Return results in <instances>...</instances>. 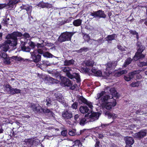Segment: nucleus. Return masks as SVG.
I'll return each instance as SVG.
<instances>
[{
    "instance_id": "obj_1",
    "label": "nucleus",
    "mask_w": 147,
    "mask_h": 147,
    "mask_svg": "<svg viewBox=\"0 0 147 147\" xmlns=\"http://www.w3.org/2000/svg\"><path fill=\"white\" fill-rule=\"evenodd\" d=\"M22 36V33L20 32L14 31L12 33L8 34L6 36V38L7 40L11 39L12 40L11 41V46L15 47L17 44V37H21Z\"/></svg>"
},
{
    "instance_id": "obj_2",
    "label": "nucleus",
    "mask_w": 147,
    "mask_h": 147,
    "mask_svg": "<svg viewBox=\"0 0 147 147\" xmlns=\"http://www.w3.org/2000/svg\"><path fill=\"white\" fill-rule=\"evenodd\" d=\"M74 34L72 32H65L61 33L58 37L57 41L62 43L66 41H71Z\"/></svg>"
},
{
    "instance_id": "obj_3",
    "label": "nucleus",
    "mask_w": 147,
    "mask_h": 147,
    "mask_svg": "<svg viewBox=\"0 0 147 147\" xmlns=\"http://www.w3.org/2000/svg\"><path fill=\"white\" fill-rule=\"evenodd\" d=\"M27 43L25 42H21L20 46H21V49L24 52H29L31 50V48L32 49L34 48L36 46V45L34 42L30 41L28 43L29 46H27L26 45Z\"/></svg>"
},
{
    "instance_id": "obj_4",
    "label": "nucleus",
    "mask_w": 147,
    "mask_h": 147,
    "mask_svg": "<svg viewBox=\"0 0 147 147\" xmlns=\"http://www.w3.org/2000/svg\"><path fill=\"white\" fill-rule=\"evenodd\" d=\"M61 83L64 85L65 86L70 87V88L72 90H74L76 88V84H75L72 86V83L71 81L65 77L61 78Z\"/></svg>"
},
{
    "instance_id": "obj_5",
    "label": "nucleus",
    "mask_w": 147,
    "mask_h": 147,
    "mask_svg": "<svg viewBox=\"0 0 147 147\" xmlns=\"http://www.w3.org/2000/svg\"><path fill=\"white\" fill-rule=\"evenodd\" d=\"M106 92L105 91H102L100 93L97 94V100L99 99L100 98V100L102 103L107 102L108 100L110 98V96L109 95H105Z\"/></svg>"
},
{
    "instance_id": "obj_6",
    "label": "nucleus",
    "mask_w": 147,
    "mask_h": 147,
    "mask_svg": "<svg viewBox=\"0 0 147 147\" xmlns=\"http://www.w3.org/2000/svg\"><path fill=\"white\" fill-rule=\"evenodd\" d=\"M90 15L93 16L94 18L98 17L99 18H105L106 16L104 11L102 10H99L97 11H93L90 13Z\"/></svg>"
},
{
    "instance_id": "obj_7",
    "label": "nucleus",
    "mask_w": 147,
    "mask_h": 147,
    "mask_svg": "<svg viewBox=\"0 0 147 147\" xmlns=\"http://www.w3.org/2000/svg\"><path fill=\"white\" fill-rule=\"evenodd\" d=\"M11 40H5L2 45L0 46V51L6 52L9 49V45L11 46Z\"/></svg>"
},
{
    "instance_id": "obj_8",
    "label": "nucleus",
    "mask_w": 147,
    "mask_h": 147,
    "mask_svg": "<svg viewBox=\"0 0 147 147\" xmlns=\"http://www.w3.org/2000/svg\"><path fill=\"white\" fill-rule=\"evenodd\" d=\"M116 104V101L115 99H113L112 102L102 103L101 106L102 108L107 110L111 109L113 107H115Z\"/></svg>"
},
{
    "instance_id": "obj_9",
    "label": "nucleus",
    "mask_w": 147,
    "mask_h": 147,
    "mask_svg": "<svg viewBox=\"0 0 147 147\" xmlns=\"http://www.w3.org/2000/svg\"><path fill=\"white\" fill-rule=\"evenodd\" d=\"M31 58L32 59L33 62L37 63L40 61L41 60V55L38 53H36L35 51H34L33 52H30Z\"/></svg>"
},
{
    "instance_id": "obj_10",
    "label": "nucleus",
    "mask_w": 147,
    "mask_h": 147,
    "mask_svg": "<svg viewBox=\"0 0 147 147\" xmlns=\"http://www.w3.org/2000/svg\"><path fill=\"white\" fill-rule=\"evenodd\" d=\"M31 109L34 111V112L36 113L42 114V108L40 106H37L36 104H33L31 105Z\"/></svg>"
},
{
    "instance_id": "obj_11",
    "label": "nucleus",
    "mask_w": 147,
    "mask_h": 147,
    "mask_svg": "<svg viewBox=\"0 0 147 147\" xmlns=\"http://www.w3.org/2000/svg\"><path fill=\"white\" fill-rule=\"evenodd\" d=\"M36 5L42 8H46L49 9L52 8L53 7V4H50L48 2H45L43 1L40 2Z\"/></svg>"
},
{
    "instance_id": "obj_12",
    "label": "nucleus",
    "mask_w": 147,
    "mask_h": 147,
    "mask_svg": "<svg viewBox=\"0 0 147 147\" xmlns=\"http://www.w3.org/2000/svg\"><path fill=\"white\" fill-rule=\"evenodd\" d=\"M44 113L49 118H55V114L52 111L47 108H45L42 109V114Z\"/></svg>"
},
{
    "instance_id": "obj_13",
    "label": "nucleus",
    "mask_w": 147,
    "mask_h": 147,
    "mask_svg": "<svg viewBox=\"0 0 147 147\" xmlns=\"http://www.w3.org/2000/svg\"><path fill=\"white\" fill-rule=\"evenodd\" d=\"M24 142L26 144L29 146L31 147L33 145H36L39 143L38 140L34 139H25Z\"/></svg>"
},
{
    "instance_id": "obj_14",
    "label": "nucleus",
    "mask_w": 147,
    "mask_h": 147,
    "mask_svg": "<svg viewBox=\"0 0 147 147\" xmlns=\"http://www.w3.org/2000/svg\"><path fill=\"white\" fill-rule=\"evenodd\" d=\"M147 132L146 130H142L136 133L134 135V137L139 139H140L146 136Z\"/></svg>"
},
{
    "instance_id": "obj_15",
    "label": "nucleus",
    "mask_w": 147,
    "mask_h": 147,
    "mask_svg": "<svg viewBox=\"0 0 147 147\" xmlns=\"http://www.w3.org/2000/svg\"><path fill=\"white\" fill-rule=\"evenodd\" d=\"M143 52L137 51L133 58L134 59L135 61H137L139 59L144 58L145 55L142 54Z\"/></svg>"
},
{
    "instance_id": "obj_16",
    "label": "nucleus",
    "mask_w": 147,
    "mask_h": 147,
    "mask_svg": "<svg viewBox=\"0 0 147 147\" xmlns=\"http://www.w3.org/2000/svg\"><path fill=\"white\" fill-rule=\"evenodd\" d=\"M6 88H9V91L11 93L13 94L20 93L21 90L20 89H18L16 88H14L11 86L9 85H7L6 86Z\"/></svg>"
},
{
    "instance_id": "obj_17",
    "label": "nucleus",
    "mask_w": 147,
    "mask_h": 147,
    "mask_svg": "<svg viewBox=\"0 0 147 147\" xmlns=\"http://www.w3.org/2000/svg\"><path fill=\"white\" fill-rule=\"evenodd\" d=\"M62 115V117L65 119H70L73 117L72 113L67 110L63 112Z\"/></svg>"
},
{
    "instance_id": "obj_18",
    "label": "nucleus",
    "mask_w": 147,
    "mask_h": 147,
    "mask_svg": "<svg viewBox=\"0 0 147 147\" xmlns=\"http://www.w3.org/2000/svg\"><path fill=\"white\" fill-rule=\"evenodd\" d=\"M79 111L82 113H88V114L85 115V117L88 116L90 113L88 112L89 109L87 106H82L80 107L79 108Z\"/></svg>"
},
{
    "instance_id": "obj_19",
    "label": "nucleus",
    "mask_w": 147,
    "mask_h": 147,
    "mask_svg": "<svg viewBox=\"0 0 147 147\" xmlns=\"http://www.w3.org/2000/svg\"><path fill=\"white\" fill-rule=\"evenodd\" d=\"M105 116L108 117L109 119L112 118L113 119H116L117 115V114L112 113H110L109 111H104Z\"/></svg>"
},
{
    "instance_id": "obj_20",
    "label": "nucleus",
    "mask_w": 147,
    "mask_h": 147,
    "mask_svg": "<svg viewBox=\"0 0 147 147\" xmlns=\"http://www.w3.org/2000/svg\"><path fill=\"white\" fill-rule=\"evenodd\" d=\"M117 37L116 34H113L111 35H108L106 38V40L109 43L110 41L115 40V38Z\"/></svg>"
},
{
    "instance_id": "obj_21",
    "label": "nucleus",
    "mask_w": 147,
    "mask_h": 147,
    "mask_svg": "<svg viewBox=\"0 0 147 147\" xmlns=\"http://www.w3.org/2000/svg\"><path fill=\"white\" fill-rule=\"evenodd\" d=\"M125 140L126 143L127 144L132 145L133 144L134 141L133 138L131 137H126L125 138Z\"/></svg>"
},
{
    "instance_id": "obj_22",
    "label": "nucleus",
    "mask_w": 147,
    "mask_h": 147,
    "mask_svg": "<svg viewBox=\"0 0 147 147\" xmlns=\"http://www.w3.org/2000/svg\"><path fill=\"white\" fill-rule=\"evenodd\" d=\"M91 71L96 76L101 77L102 76V72L100 70H97V69L93 67L91 70Z\"/></svg>"
},
{
    "instance_id": "obj_23",
    "label": "nucleus",
    "mask_w": 147,
    "mask_h": 147,
    "mask_svg": "<svg viewBox=\"0 0 147 147\" xmlns=\"http://www.w3.org/2000/svg\"><path fill=\"white\" fill-rule=\"evenodd\" d=\"M136 46L138 51H143L145 49V46L142 45L141 42L139 41H138L136 42Z\"/></svg>"
},
{
    "instance_id": "obj_24",
    "label": "nucleus",
    "mask_w": 147,
    "mask_h": 147,
    "mask_svg": "<svg viewBox=\"0 0 147 147\" xmlns=\"http://www.w3.org/2000/svg\"><path fill=\"white\" fill-rule=\"evenodd\" d=\"M100 115V113L98 112L91 113V114L89 115V117L90 118H95L97 119Z\"/></svg>"
},
{
    "instance_id": "obj_25",
    "label": "nucleus",
    "mask_w": 147,
    "mask_h": 147,
    "mask_svg": "<svg viewBox=\"0 0 147 147\" xmlns=\"http://www.w3.org/2000/svg\"><path fill=\"white\" fill-rule=\"evenodd\" d=\"M109 93L111 94L112 95V98L114 96L115 97H116V98H119V96L118 95V94L114 88H110L109 90Z\"/></svg>"
},
{
    "instance_id": "obj_26",
    "label": "nucleus",
    "mask_w": 147,
    "mask_h": 147,
    "mask_svg": "<svg viewBox=\"0 0 147 147\" xmlns=\"http://www.w3.org/2000/svg\"><path fill=\"white\" fill-rule=\"evenodd\" d=\"M8 1L9 2L7 5L9 7H13V5L20 1V0H8ZM5 5H6V4Z\"/></svg>"
},
{
    "instance_id": "obj_27",
    "label": "nucleus",
    "mask_w": 147,
    "mask_h": 147,
    "mask_svg": "<svg viewBox=\"0 0 147 147\" xmlns=\"http://www.w3.org/2000/svg\"><path fill=\"white\" fill-rule=\"evenodd\" d=\"M77 98L78 101L79 103H83L84 104H86L87 100L82 96H78Z\"/></svg>"
},
{
    "instance_id": "obj_28",
    "label": "nucleus",
    "mask_w": 147,
    "mask_h": 147,
    "mask_svg": "<svg viewBox=\"0 0 147 147\" xmlns=\"http://www.w3.org/2000/svg\"><path fill=\"white\" fill-rule=\"evenodd\" d=\"M75 61L73 59L70 60H65L64 62V65L65 66H70L73 65Z\"/></svg>"
},
{
    "instance_id": "obj_29",
    "label": "nucleus",
    "mask_w": 147,
    "mask_h": 147,
    "mask_svg": "<svg viewBox=\"0 0 147 147\" xmlns=\"http://www.w3.org/2000/svg\"><path fill=\"white\" fill-rule=\"evenodd\" d=\"M10 20L9 18H7V16H6L3 18L1 23L4 26H7L9 24V21Z\"/></svg>"
},
{
    "instance_id": "obj_30",
    "label": "nucleus",
    "mask_w": 147,
    "mask_h": 147,
    "mask_svg": "<svg viewBox=\"0 0 147 147\" xmlns=\"http://www.w3.org/2000/svg\"><path fill=\"white\" fill-rule=\"evenodd\" d=\"M82 20L80 19L75 20L74 21L73 24L75 26H78L81 25Z\"/></svg>"
},
{
    "instance_id": "obj_31",
    "label": "nucleus",
    "mask_w": 147,
    "mask_h": 147,
    "mask_svg": "<svg viewBox=\"0 0 147 147\" xmlns=\"http://www.w3.org/2000/svg\"><path fill=\"white\" fill-rule=\"evenodd\" d=\"M127 71L125 70H123L120 71L116 72L114 74V76L117 77H119L122 75L127 73Z\"/></svg>"
},
{
    "instance_id": "obj_32",
    "label": "nucleus",
    "mask_w": 147,
    "mask_h": 147,
    "mask_svg": "<svg viewBox=\"0 0 147 147\" xmlns=\"http://www.w3.org/2000/svg\"><path fill=\"white\" fill-rule=\"evenodd\" d=\"M54 96L56 99V100L58 101H61L62 99L63 96L62 94L59 93L57 92L54 94Z\"/></svg>"
},
{
    "instance_id": "obj_33",
    "label": "nucleus",
    "mask_w": 147,
    "mask_h": 147,
    "mask_svg": "<svg viewBox=\"0 0 147 147\" xmlns=\"http://www.w3.org/2000/svg\"><path fill=\"white\" fill-rule=\"evenodd\" d=\"M132 61V59L130 57L128 58L125 61L123 65V66L126 67L127 66L130 64Z\"/></svg>"
},
{
    "instance_id": "obj_34",
    "label": "nucleus",
    "mask_w": 147,
    "mask_h": 147,
    "mask_svg": "<svg viewBox=\"0 0 147 147\" xmlns=\"http://www.w3.org/2000/svg\"><path fill=\"white\" fill-rule=\"evenodd\" d=\"M89 49L86 47H83L81 48L80 49L78 50H76L74 51V52H76L78 53H82L83 52H86L89 50Z\"/></svg>"
},
{
    "instance_id": "obj_35",
    "label": "nucleus",
    "mask_w": 147,
    "mask_h": 147,
    "mask_svg": "<svg viewBox=\"0 0 147 147\" xmlns=\"http://www.w3.org/2000/svg\"><path fill=\"white\" fill-rule=\"evenodd\" d=\"M112 63L111 62H108L106 64V68L105 70L106 71H111L112 70Z\"/></svg>"
},
{
    "instance_id": "obj_36",
    "label": "nucleus",
    "mask_w": 147,
    "mask_h": 147,
    "mask_svg": "<svg viewBox=\"0 0 147 147\" xmlns=\"http://www.w3.org/2000/svg\"><path fill=\"white\" fill-rule=\"evenodd\" d=\"M75 78L76 80L77 83H80L81 82V79L80 75L78 73H74V78Z\"/></svg>"
},
{
    "instance_id": "obj_37",
    "label": "nucleus",
    "mask_w": 147,
    "mask_h": 147,
    "mask_svg": "<svg viewBox=\"0 0 147 147\" xmlns=\"http://www.w3.org/2000/svg\"><path fill=\"white\" fill-rule=\"evenodd\" d=\"M140 72V70H134L129 73L128 74L130 76L131 78H132L135 75L139 74Z\"/></svg>"
},
{
    "instance_id": "obj_38",
    "label": "nucleus",
    "mask_w": 147,
    "mask_h": 147,
    "mask_svg": "<svg viewBox=\"0 0 147 147\" xmlns=\"http://www.w3.org/2000/svg\"><path fill=\"white\" fill-rule=\"evenodd\" d=\"M140 72V70H134L129 73L128 74L130 76L131 78H132L135 75L139 74Z\"/></svg>"
},
{
    "instance_id": "obj_39",
    "label": "nucleus",
    "mask_w": 147,
    "mask_h": 147,
    "mask_svg": "<svg viewBox=\"0 0 147 147\" xmlns=\"http://www.w3.org/2000/svg\"><path fill=\"white\" fill-rule=\"evenodd\" d=\"M46 80H47L50 83L53 84L56 82V80L50 76L47 77L45 78Z\"/></svg>"
},
{
    "instance_id": "obj_40",
    "label": "nucleus",
    "mask_w": 147,
    "mask_h": 147,
    "mask_svg": "<svg viewBox=\"0 0 147 147\" xmlns=\"http://www.w3.org/2000/svg\"><path fill=\"white\" fill-rule=\"evenodd\" d=\"M83 38L84 39V41L85 42H87L88 40H89L90 39V36H89L88 34H87L83 33Z\"/></svg>"
},
{
    "instance_id": "obj_41",
    "label": "nucleus",
    "mask_w": 147,
    "mask_h": 147,
    "mask_svg": "<svg viewBox=\"0 0 147 147\" xmlns=\"http://www.w3.org/2000/svg\"><path fill=\"white\" fill-rule=\"evenodd\" d=\"M43 56L44 57L47 58H52L53 55L48 52H45L43 53Z\"/></svg>"
},
{
    "instance_id": "obj_42",
    "label": "nucleus",
    "mask_w": 147,
    "mask_h": 147,
    "mask_svg": "<svg viewBox=\"0 0 147 147\" xmlns=\"http://www.w3.org/2000/svg\"><path fill=\"white\" fill-rule=\"evenodd\" d=\"M10 59L8 56L7 58L3 59V62L5 64L9 65L10 64Z\"/></svg>"
},
{
    "instance_id": "obj_43",
    "label": "nucleus",
    "mask_w": 147,
    "mask_h": 147,
    "mask_svg": "<svg viewBox=\"0 0 147 147\" xmlns=\"http://www.w3.org/2000/svg\"><path fill=\"white\" fill-rule=\"evenodd\" d=\"M140 84V82L139 81H137L136 82H132L130 86L132 87H138Z\"/></svg>"
},
{
    "instance_id": "obj_44",
    "label": "nucleus",
    "mask_w": 147,
    "mask_h": 147,
    "mask_svg": "<svg viewBox=\"0 0 147 147\" xmlns=\"http://www.w3.org/2000/svg\"><path fill=\"white\" fill-rule=\"evenodd\" d=\"M3 51H0V55L1 57H2L3 59L8 57L7 54Z\"/></svg>"
},
{
    "instance_id": "obj_45",
    "label": "nucleus",
    "mask_w": 147,
    "mask_h": 147,
    "mask_svg": "<svg viewBox=\"0 0 147 147\" xmlns=\"http://www.w3.org/2000/svg\"><path fill=\"white\" fill-rule=\"evenodd\" d=\"M85 64L86 66L88 67H92L94 65V63H93L89 60L86 61L85 63Z\"/></svg>"
},
{
    "instance_id": "obj_46",
    "label": "nucleus",
    "mask_w": 147,
    "mask_h": 147,
    "mask_svg": "<svg viewBox=\"0 0 147 147\" xmlns=\"http://www.w3.org/2000/svg\"><path fill=\"white\" fill-rule=\"evenodd\" d=\"M138 65L140 67H142L144 66H147V61L145 62H140L138 63Z\"/></svg>"
},
{
    "instance_id": "obj_47",
    "label": "nucleus",
    "mask_w": 147,
    "mask_h": 147,
    "mask_svg": "<svg viewBox=\"0 0 147 147\" xmlns=\"http://www.w3.org/2000/svg\"><path fill=\"white\" fill-rule=\"evenodd\" d=\"M111 71H106V70L103 73V76L105 77H108L111 74Z\"/></svg>"
},
{
    "instance_id": "obj_48",
    "label": "nucleus",
    "mask_w": 147,
    "mask_h": 147,
    "mask_svg": "<svg viewBox=\"0 0 147 147\" xmlns=\"http://www.w3.org/2000/svg\"><path fill=\"white\" fill-rule=\"evenodd\" d=\"M96 42H97V43L98 44V46L102 44L104 42V40L103 39V38L101 37H100L97 40H96Z\"/></svg>"
},
{
    "instance_id": "obj_49",
    "label": "nucleus",
    "mask_w": 147,
    "mask_h": 147,
    "mask_svg": "<svg viewBox=\"0 0 147 147\" xmlns=\"http://www.w3.org/2000/svg\"><path fill=\"white\" fill-rule=\"evenodd\" d=\"M81 71L86 73L89 72L90 69L86 67H83L80 69Z\"/></svg>"
},
{
    "instance_id": "obj_50",
    "label": "nucleus",
    "mask_w": 147,
    "mask_h": 147,
    "mask_svg": "<svg viewBox=\"0 0 147 147\" xmlns=\"http://www.w3.org/2000/svg\"><path fill=\"white\" fill-rule=\"evenodd\" d=\"M92 121H87L86 120H80V125L83 126L86 123H88L89 122H91Z\"/></svg>"
},
{
    "instance_id": "obj_51",
    "label": "nucleus",
    "mask_w": 147,
    "mask_h": 147,
    "mask_svg": "<svg viewBox=\"0 0 147 147\" xmlns=\"http://www.w3.org/2000/svg\"><path fill=\"white\" fill-rule=\"evenodd\" d=\"M78 106V103L75 102H74L71 105V108L74 109H77Z\"/></svg>"
},
{
    "instance_id": "obj_52",
    "label": "nucleus",
    "mask_w": 147,
    "mask_h": 147,
    "mask_svg": "<svg viewBox=\"0 0 147 147\" xmlns=\"http://www.w3.org/2000/svg\"><path fill=\"white\" fill-rule=\"evenodd\" d=\"M124 78L125 80L127 81H129L132 79L129 74L125 76Z\"/></svg>"
},
{
    "instance_id": "obj_53",
    "label": "nucleus",
    "mask_w": 147,
    "mask_h": 147,
    "mask_svg": "<svg viewBox=\"0 0 147 147\" xmlns=\"http://www.w3.org/2000/svg\"><path fill=\"white\" fill-rule=\"evenodd\" d=\"M66 75L69 78L71 79H73L74 78V74L73 75H72L70 73V72L66 73Z\"/></svg>"
},
{
    "instance_id": "obj_54",
    "label": "nucleus",
    "mask_w": 147,
    "mask_h": 147,
    "mask_svg": "<svg viewBox=\"0 0 147 147\" xmlns=\"http://www.w3.org/2000/svg\"><path fill=\"white\" fill-rule=\"evenodd\" d=\"M117 48L118 49L121 51H125V49L124 47H122L120 45H117Z\"/></svg>"
},
{
    "instance_id": "obj_55",
    "label": "nucleus",
    "mask_w": 147,
    "mask_h": 147,
    "mask_svg": "<svg viewBox=\"0 0 147 147\" xmlns=\"http://www.w3.org/2000/svg\"><path fill=\"white\" fill-rule=\"evenodd\" d=\"M25 9L27 11V13L29 15L31 14V10L30 6L27 7L25 8Z\"/></svg>"
},
{
    "instance_id": "obj_56",
    "label": "nucleus",
    "mask_w": 147,
    "mask_h": 147,
    "mask_svg": "<svg viewBox=\"0 0 147 147\" xmlns=\"http://www.w3.org/2000/svg\"><path fill=\"white\" fill-rule=\"evenodd\" d=\"M63 71L64 72L68 73L69 72V69L68 67H65L63 69Z\"/></svg>"
},
{
    "instance_id": "obj_57",
    "label": "nucleus",
    "mask_w": 147,
    "mask_h": 147,
    "mask_svg": "<svg viewBox=\"0 0 147 147\" xmlns=\"http://www.w3.org/2000/svg\"><path fill=\"white\" fill-rule=\"evenodd\" d=\"M86 104L91 109H92L93 106L92 105V104L91 102H89L87 100L86 104Z\"/></svg>"
},
{
    "instance_id": "obj_58",
    "label": "nucleus",
    "mask_w": 147,
    "mask_h": 147,
    "mask_svg": "<svg viewBox=\"0 0 147 147\" xmlns=\"http://www.w3.org/2000/svg\"><path fill=\"white\" fill-rule=\"evenodd\" d=\"M129 32L133 35H136L138 33L135 30H130Z\"/></svg>"
},
{
    "instance_id": "obj_59",
    "label": "nucleus",
    "mask_w": 147,
    "mask_h": 147,
    "mask_svg": "<svg viewBox=\"0 0 147 147\" xmlns=\"http://www.w3.org/2000/svg\"><path fill=\"white\" fill-rule=\"evenodd\" d=\"M22 36L26 38H29L30 37V34L26 32H25L23 35L22 34Z\"/></svg>"
},
{
    "instance_id": "obj_60",
    "label": "nucleus",
    "mask_w": 147,
    "mask_h": 147,
    "mask_svg": "<svg viewBox=\"0 0 147 147\" xmlns=\"http://www.w3.org/2000/svg\"><path fill=\"white\" fill-rule=\"evenodd\" d=\"M136 113L137 114L141 115L143 114V112H142L141 109H139L138 110L136 111Z\"/></svg>"
},
{
    "instance_id": "obj_61",
    "label": "nucleus",
    "mask_w": 147,
    "mask_h": 147,
    "mask_svg": "<svg viewBox=\"0 0 147 147\" xmlns=\"http://www.w3.org/2000/svg\"><path fill=\"white\" fill-rule=\"evenodd\" d=\"M47 129H53L55 130L56 131H59V129L58 128L55 129L54 127H47Z\"/></svg>"
},
{
    "instance_id": "obj_62",
    "label": "nucleus",
    "mask_w": 147,
    "mask_h": 147,
    "mask_svg": "<svg viewBox=\"0 0 147 147\" xmlns=\"http://www.w3.org/2000/svg\"><path fill=\"white\" fill-rule=\"evenodd\" d=\"M37 51L38 52L37 53H38V54H43V53H44L43 52V51L42 49H38Z\"/></svg>"
},
{
    "instance_id": "obj_63",
    "label": "nucleus",
    "mask_w": 147,
    "mask_h": 147,
    "mask_svg": "<svg viewBox=\"0 0 147 147\" xmlns=\"http://www.w3.org/2000/svg\"><path fill=\"white\" fill-rule=\"evenodd\" d=\"M69 134L70 136H74L75 135V133L74 131L71 130L69 131Z\"/></svg>"
},
{
    "instance_id": "obj_64",
    "label": "nucleus",
    "mask_w": 147,
    "mask_h": 147,
    "mask_svg": "<svg viewBox=\"0 0 147 147\" xmlns=\"http://www.w3.org/2000/svg\"><path fill=\"white\" fill-rule=\"evenodd\" d=\"M61 134L62 136H65L67 135V131L66 130H63L61 131Z\"/></svg>"
}]
</instances>
